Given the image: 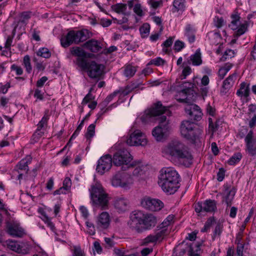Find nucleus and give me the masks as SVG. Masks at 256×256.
Returning <instances> with one entry per match:
<instances>
[{"instance_id":"nucleus-1","label":"nucleus","mask_w":256,"mask_h":256,"mask_svg":"<svg viewBox=\"0 0 256 256\" xmlns=\"http://www.w3.org/2000/svg\"><path fill=\"white\" fill-rule=\"evenodd\" d=\"M163 114H170L168 108L162 106L160 102H158L150 109L145 111L140 117L141 120L144 123L148 122L154 120L159 121V124L154 128L152 134L157 141H161L166 136L168 130L169 120L166 116H161Z\"/></svg>"},{"instance_id":"nucleus-2","label":"nucleus","mask_w":256,"mask_h":256,"mask_svg":"<svg viewBox=\"0 0 256 256\" xmlns=\"http://www.w3.org/2000/svg\"><path fill=\"white\" fill-rule=\"evenodd\" d=\"M157 222V218L154 214L136 210L130 214L128 224L130 228L140 233L152 229Z\"/></svg>"},{"instance_id":"nucleus-3","label":"nucleus","mask_w":256,"mask_h":256,"mask_svg":"<svg viewBox=\"0 0 256 256\" xmlns=\"http://www.w3.org/2000/svg\"><path fill=\"white\" fill-rule=\"evenodd\" d=\"M180 176L172 168H164L160 171L158 184L168 194H174L180 187Z\"/></svg>"},{"instance_id":"nucleus-4","label":"nucleus","mask_w":256,"mask_h":256,"mask_svg":"<svg viewBox=\"0 0 256 256\" xmlns=\"http://www.w3.org/2000/svg\"><path fill=\"white\" fill-rule=\"evenodd\" d=\"M163 154L171 160H178L186 162L184 165L190 164L192 156L188 150L186 146L178 140H174L169 142L162 150Z\"/></svg>"},{"instance_id":"nucleus-5","label":"nucleus","mask_w":256,"mask_h":256,"mask_svg":"<svg viewBox=\"0 0 256 256\" xmlns=\"http://www.w3.org/2000/svg\"><path fill=\"white\" fill-rule=\"evenodd\" d=\"M180 132L182 136L192 144L200 140L202 130L196 124L190 120H184L180 126Z\"/></svg>"},{"instance_id":"nucleus-6","label":"nucleus","mask_w":256,"mask_h":256,"mask_svg":"<svg viewBox=\"0 0 256 256\" xmlns=\"http://www.w3.org/2000/svg\"><path fill=\"white\" fill-rule=\"evenodd\" d=\"M92 36V33L86 29L68 32L64 37L62 38L60 42L62 46L66 48L72 44H78L86 41Z\"/></svg>"},{"instance_id":"nucleus-7","label":"nucleus","mask_w":256,"mask_h":256,"mask_svg":"<svg viewBox=\"0 0 256 256\" xmlns=\"http://www.w3.org/2000/svg\"><path fill=\"white\" fill-rule=\"evenodd\" d=\"M90 196L93 203L102 209H106L108 206V194L100 185L96 184L92 188Z\"/></svg>"},{"instance_id":"nucleus-8","label":"nucleus","mask_w":256,"mask_h":256,"mask_svg":"<svg viewBox=\"0 0 256 256\" xmlns=\"http://www.w3.org/2000/svg\"><path fill=\"white\" fill-rule=\"evenodd\" d=\"M86 71L88 76L96 81L102 78L104 74V66L96 63L94 61L86 62V68H80Z\"/></svg>"},{"instance_id":"nucleus-9","label":"nucleus","mask_w":256,"mask_h":256,"mask_svg":"<svg viewBox=\"0 0 256 256\" xmlns=\"http://www.w3.org/2000/svg\"><path fill=\"white\" fill-rule=\"evenodd\" d=\"M112 184L115 187L129 189L134 183L132 176L126 172H118L112 178Z\"/></svg>"},{"instance_id":"nucleus-10","label":"nucleus","mask_w":256,"mask_h":256,"mask_svg":"<svg viewBox=\"0 0 256 256\" xmlns=\"http://www.w3.org/2000/svg\"><path fill=\"white\" fill-rule=\"evenodd\" d=\"M232 21L229 24V27L232 30H236L234 34L236 36H240L244 34L248 30L249 23L248 21H244L241 24L240 22V17L237 12H234L231 15Z\"/></svg>"},{"instance_id":"nucleus-11","label":"nucleus","mask_w":256,"mask_h":256,"mask_svg":"<svg viewBox=\"0 0 256 256\" xmlns=\"http://www.w3.org/2000/svg\"><path fill=\"white\" fill-rule=\"evenodd\" d=\"M126 143L130 146H145L148 143V140L144 134L139 130H136L130 135L126 140Z\"/></svg>"},{"instance_id":"nucleus-12","label":"nucleus","mask_w":256,"mask_h":256,"mask_svg":"<svg viewBox=\"0 0 256 256\" xmlns=\"http://www.w3.org/2000/svg\"><path fill=\"white\" fill-rule=\"evenodd\" d=\"M112 160L116 166L128 165L132 160V157L128 150L123 148L117 151L114 154Z\"/></svg>"},{"instance_id":"nucleus-13","label":"nucleus","mask_w":256,"mask_h":256,"mask_svg":"<svg viewBox=\"0 0 256 256\" xmlns=\"http://www.w3.org/2000/svg\"><path fill=\"white\" fill-rule=\"evenodd\" d=\"M170 232V230L161 228L157 226L154 234H150L143 240L142 244L148 245L150 243H154L157 241H162Z\"/></svg>"},{"instance_id":"nucleus-14","label":"nucleus","mask_w":256,"mask_h":256,"mask_svg":"<svg viewBox=\"0 0 256 256\" xmlns=\"http://www.w3.org/2000/svg\"><path fill=\"white\" fill-rule=\"evenodd\" d=\"M216 202L212 200H206L195 204V210L196 212H212L217 210Z\"/></svg>"},{"instance_id":"nucleus-15","label":"nucleus","mask_w":256,"mask_h":256,"mask_svg":"<svg viewBox=\"0 0 256 256\" xmlns=\"http://www.w3.org/2000/svg\"><path fill=\"white\" fill-rule=\"evenodd\" d=\"M70 52L72 56H77V65L80 68H86L88 61L86 58L89 57L90 54H87L83 49L78 46L72 48Z\"/></svg>"},{"instance_id":"nucleus-16","label":"nucleus","mask_w":256,"mask_h":256,"mask_svg":"<svg viewBox=\"0 0 256 256\" xmlns=\"http://www.w3.org/2000/svg\"><path fill=\"white\" fill-rule=\"evenodd\" d=\"M112 158L110 154L102 156L98 162L96 168L97 172L102 175L108 171L112 166Z\"/></svg>"},{"instance_id":"nucleus-17","label":"nucleus","mask_w":256,"mask_h":256,"mask_svg":"<svg viewBox=\"0 0 256 256\" xmlns=\"http://www.w3.org/2000/svg\"><path fill=\"white\" fill-rule=\"evenodd\" d=\"M142 206L151 211H158L164 207L163 202L158 199L145 198L141 202Z\"/></svg>"},{"instance_id":"nucleus-18","label":"nucleus","mask_w":256,"mask_h":256,"mask_svg":"<svg viewBox=\"0 0 256 256\" xmlns=\"http://www.w3.org/2000/svg\"><path fill=\"white\" fill-rule=\"evenodd\" d=\"M246 151L248 155L256 156V139L254 138L253 132L250 130L245 138Z\"/></svg>"},{"instance_id":"nucleus-19","label":"nucleus","mask_w":256,"mask_h":256,"mask_svg":"<svg viewBox=\"0 0 256 256\" xmlns=\"http://www.w3.org/2000/svg\"><path fill=\"white\" fill-rule=\"evenodd\" d=\"M129 205L128 200L124 197L116 198L113 201V206L119 213H122L128 210Z\"/></svg>"},{"instance_id":"nucleus-20","label":"nucleus","mask_w":256,"mask_h":256,"mask_svg":"<svg viewBox=\"0 0 256 256\" xmlns=\"http://www.w3.org/2000/svg\"><path fill=\"white\" fill-rule=\"evenodd\" d=\"M7 232L14 237L21 238L24 234V229L16 222H8L6 225Z\"/></svg>"},{"instance_id":"nucleus-21","label":"nucleus","mask_w":256,"mask_h":256,"mask_svg":"<svg viewBox=\"0 0 256 256\" xmlns=\"http://www.w3.org/2000/svg\"><path fill=\"white\" fill-rule=\"evenodd\" d=\"M110 216L107 212H102L98 217L96 220L97 228L100 230L107 228L110 225Z\"/></svg>"},{"instance_id":"nucleus-22","label":"nucleus","mask_w":256,"mask_h":256,"mask_svg":"<svg viewBox=\"0 0 256 256\" xmlns=\"http://www.w3.org/2000/svg\"><path fill=\"white\" fill-rule=\"evenodd\" d=\"M236 78V74H233L229 76L223 82L220 92L222 94H226L229 90L233 86Z\"/></svg>"},{"instance_id":"nucleus-23","label":"nucleus","mask_w":256,"mask_h":256,"mask_svg":"<svg viewBox=\"0 0 256 256\" xmlns=\"http://www.w3.org/2000/svg\"><path fill=\"white\" fill-rule=\"evenodd\" d=\"M84 47L92 52H97L102 49L100 42L94 39L86 42L84 44Z\"/></svg>"},{"instance_id":"nucleus-24","label":"nucleus","mask_w":256,"mask_h":256,"mask_svg":"<svg viewBox=\"0 0 256 256\" xmlns=\"http://www.w3.org/2000/svg\"><path fill=\"white\" fill-rule=\"evenodd\" d=\"M250 92V84L244 82L240 84L236 95L241 98H246L249 96Z\"/></svg>"},{"instance_id":"nucleus-25","label":"nucleus","mask_w":256,"mask_h":256,"mask_svg":"<svg viewBox=\"0 0 256 256\" xmlns=\"http://www.w3.org/2000/svg\"><path fill=\"white\" fill-rule=\"evenodd\" d=\"M128 168H134V169L132 172L133 175L138 176L142 175L144 174L146 169V166L142 164L140 162H132L130 164Z\"/></svg>"},{"instance_id":"nucleus-26","label":"nucleus","mask_w":256,"mask_h":256,"mask_svg":"<svg viewBox=\"0 0 256 256\" xmlns=\"http://www.w3.org/2000/svg\"><path fill=\"white\" fill-rule=\"evenodd\" d=\"M226 195L223 197L222 202H225L227 206H230L232 204V202L234 198L236 192V189L234 187L231 188L226 189Z\"/></svg>"},{"instance_id":"nucleus-27","label":"nucleus","mask_w":256,"mask_h":256,"mask_svg":"<svg viewBox=\"0 0 256 256\" xmlns=\"http://www.w3.org/2000/svg\"><path fill=\"white\" fill-rule=\"evenodd\" d=\"M200 244L198 243L190 244L188 250V256H200Z\"/></svg>"},{"instance_id":"nucleus-28","label":"nucleus","mask_w":256,"mask_h":256,"mask_svg":"<svg viewBox=\"0 0 256 256\" xmlns=\"http://www.w3.org/2000/svg\"><path fill=\"white\" fill-rule=\"evenodd\" d=\"M128 5L130 8L134 7V12L139 16L142 15V10L140 4L138 3V0H130L128 2Z\"/></svg>"},{"instance_id":"nucleus-29","label":"nucleus","mask_w":256,"mask_h":256,"mask_svg":"<svg viewBox=\"0 0 256 256\" xmlns=\"http://www.w3.org/2000/svg\"><path fill=\"white\" fill-rule=\"evenodd\" d=\"M195 32L196 30L192 26L186 25L185 28V35L187 36L190 43H192L195 41Z\"/></svg>"},{"instance_id":"nucleus-30","label":"nucleus","mask_w":256,"mask_h":256,"mask_svg":"<svg viewBox=\"0 0 256 256\" xmlns=\"http://www.w3.org/2000/svg\"><path fill=\"white\" fill-rule=\"evenodd\" d=\"M190 59L192 65L196 66L200 65L202 64V60L200 50H196L194 54L190 56Z\"/></svg>"},{"instance_id":"nucleus-31","label":"nucleus","mask_w":256,"mask_h":256,"mask_svg":"<svg viewBox=\"0 0 256 256\" xmlns=\"http://www.w3.org/2000/svg\"><path fill=\"white\" fill-rule=\"evenodd\" d=\"M174 216L173 215H169L158 226L161 228L170 230V226L174 223Z\"/></svg>"},{"instance_id":"nucleus-32","label":"nucleus","mask_w":256,"mask_h":256,"mask_svg":"<svg viewBox=\"0 0 256 256\" xmlns=\"http://www.w3.org/2000/svg\"><path fill=\"white\" fill-rule=\"evenodd\" d=\"M207 36L210 41V42L215 45L218 44L220 42L222 38L221 36L218 32H208Z\"/></svg>"},{"instance_id":"nucleus-33","label":"nucleus","mask_w":256,"mask_h":256,"mask_svg":"<svg viewBox=\"0 0 256 256\" xmlns=\"http://www.w3.org/2000/svg\"><path fill=\"white\" fill-rule=\"evenodd\" d=\"M136 72V67L132 64H128L124 67V74L128 78L133 76Z\"/></svg>"},{"instance_id":"nucleus-34","label":"nucleus","mask_w":256,"mask_h":256,"mask_svg":"<svg viewBox=\"0 0 256 256\" xmlns=\"http://www.w3.org/2000/svg\"><path fill=\"white\" fill-rule=\"evenodd\" d=\"M186 0H174L173 6L174 12H183L186 8Z\"/></svg>"},{"instance_id":"nucleus-35","label":"nucleus","mask_w":256,"mask_h":256,"mask_svg":"<svg viewBox=\"0 0 256 256\" xmlns=\"http://www.w3.org/2000/svg\"><path fill=\"white\" fill-rule=\"evenodd\" d=\"M30 14L31 12H24L16 16V20H18V22L25 24L30 18Z\"/></svg>"},{"instance_id":"nucleus-36","label":"nucleus","mask_w":256,"mask_h":256,"mask_svg":"<svg viewBox=\"0 0 256 256\" xmlns=\"http://www.w3.org/2000/svg\"><path fill=\"white\" fill-rule=\"evenodd\" d=\"M39 212L42 216L41 218L42 220L52 230H54V225L51 221V218L46 214V212L43 210H40Z\"/></svg>"},{"instance_id":"nucleus-37","label":"nucleus","mask_w":256,"mask_h":256,"mask_svg":"<svg viewBox=\"0 0 256 256\" xmlns=\"http://www.w3.org/2000/svg\"><path fill=\"white\" fill-rule=\"evenodd\" d=\"M232 65L230 64H226L224 66L220 68L218 76L220 80L224 78L228 72L231 69Z\"/></svg>"},{"instance_id":"nucleus-38","label":"nucleus","mask_w":256,"mask_h":256,"mask_svg":"<svg viewBox=\"0 0 256 256\" xmlns=\"http://www.w3.org/2000/svg\"><path fill=\"white\" fill-rule=\"evenodd\" d=\"M22 64L26 68V72L30 74L32 70V66L30 64V57L28 55H26L24 57Z\"/></svg>"},{"instance_id":"nucleus-39","label":"nucleus","mask_w":256,"mask_h":256,"mask_svg":"<svg viewBox=\"0 0 256 256\" xmlns=\"http://www.w3.org/2000/svg\"><path fill=\"white\" fill-rule=\"evenodd\" d=\"M150 26L148 23L144 24L140 28V32L142 38L147 37L150 34Z\"/></svg>"},{"instance_id":"nucleus-40","label":"nucleus","mask_w":256,"mask_h":256,"mask_svg":"<svg viewBox=\"0 0 256 256\" xmlns=\"http://www.w3.org/2000/svg\"><path fill=\"white\" fill-rule=\"evenodd\" d=\"M127 4H117L113 6L114 10L117 13L126 14Z\"/></svg>"},{"instance_id":"nucleus-41","label":"nucleus","mask_w":256,"mask_h":256,"mask_svg":"<svg viewBox=\"0 0 256 256\" xmlns=\"http://www.w3.org/2000/svg\"><path fill=\"white\" fill-rule=\"evenodd\" d=\"M95 127L96 126L94 124H90L87 128L86 133L85 136L88 140H90L95 134Z\"/></svg>"},{"instance_id":"nucleus-42","label":"nucleus","mask_w":256,"mask_h":256,"mask_svg":"<svg viewBox=\"0 0 256 256\" xmlns=\"http://www.w3.org/2000/svg\"><path fill=\"white\" fill-rule=\"evenodd\" d=\"M36 54L38 56L48 58L51 56V53L48 48H42L38 50Z\"/></svg>"},{"instance_id":"nucleus-43","label":"nucleus","mask_w":256,"mask_h":256,"mask_svg":"<svg viewBox=\"0 0 256 256\" xmlns=\"http://www.w3.org/2000/svg\"><path fill=\"white\" fill-rule=\"evenodd\" d=\"M119 94V91H114V92L108 95L106 99L100 104L101 106L106 107L112 100Z\"/></svg>"},{"instance_id":"nucleus-44","label":"nucleus","mask_w":256,"mask_h":256,"mask_svg":"<svg viewBox=\"0 0 256 256\" xmlns=\"http://www.w3.org/2000/svg\"><path fill=\"white\" fill-rule=\"evenodd\" d=\"M8 248L13 251H14L18 253L22 252V248H20V244L15 242H10L8 244Z\"/></svg>"},{"instance_id":"nucleus-45","label":"nucleus","mask_w":256,"mask_h":256,"mask_svg":"<svg viewBox=\"0 0 256 256\" xmlns=\"http://www.w3.org/2000/svg\"><path fill=\"white\" fill-rule=\"evenodd\" d=\"M242 156L240 152L234 154L228 160V164L230 165H234L238 162L242 158Z\"/></svg>"},{"instance_id":"nucleus-46","label":"nucleus","mask_w":256,"mask_h":256,"mask_svg":"<svg viewBox=\"0 0 256 256\" xmlns=\"http://www.w3.org/2000/svg\"><path fill=\"white\" fill-rule=\"evenodd\" d=\"M234 56V52L233 50L230 49L226 50L223 54L222 56L220 58V60L225 61L227 59L230 58Z\"/></svg>"},{"instance_id":"nucleus-47","label":"nucleus","mask_w":256,"mask_h":256,"mask_svg":"<svg viewBox=\"0 0 256 256\" xmlns=\"http://www.w3.org/2000/svg\"><path fill=\"white\" fill-rule=\"evenodd\" d=\"M174 39V37H170L168 39L164 42L162 44L164 52H168V48H170L172 46Z\"/></svg>"},{"instance_id":"nucleus-48","label":"nucleus","mask_w":256,"mask_h":256,"mask_svg":"<svg viewBox=\"0 0 256 256\" xmlns=\"http://www.w3.org/2000/svg\"><path fill=\"white\" fill-rule=\"evenodd\" d=\"M48 110H47L45 112V114L44 116L42 118L41 120L38 122V128H42L44 127V125H46L48 122V120L49 118V116L48 114Z\"/></svg>"},{"instance_id":"nucleus-49","label":"nucleus","mask_w":256,"mask_h":256,"mask_svg":"<svg viewBox=\"0 0 256 256\" xmlns=\"http://www.w3.org/2000/svg\"><path fill=\"white\" fill-rule=\"evenodd\" d=\"M214 222V218H209L206 222L204 228H202L201 232H206Z\"/></svg>"},{"instance_id":"nucleus-50","label":"nucleus","mask_w":256,"mask_h":256,"mask_svg":"<svg viewBox=\"0 0 256 256\" xmlns=\"http://www.w3.org/2000/svg\"><path fill=\"white\" fill-rule=\"evenodd\" d=\"M164 63V60L160 57H157L156 58L152 60L148 64H154L156 66L163 65Z\"/></svg>"},{"instance_id":"nucleus-51","label":"nucleus","mask_w":256,"mask_h":256,"mask_svg":"<svg viewBox=\"0 0 256 256\" xmlns=\"http://www.w3.org/2000/svg\"><path fill=\"white\" fill-rule=\"evenodd\" d=\"M185 46L184 43L180 40H176L174 42V48L176 52L180 51Z\"/></svg>"},{"instance_id":"nucleus-52","label":"nucleus","mask_w":256,"mask_h":256,"mask_svg":"<svg viewBox=\"0 0 256 256\" xmlns=\"http://www.w3.org/2000/svg\"><path fill=\"white\" fill-rule=\"evenodd\" d=\"M186 110L188 111L189 114H194V113L198 110L201 111L200 107L196 104H192L189 106V109L186 108Z\"/></svg>"},{"instance_id":"nucleus-53","label":"nucleus","mask_w":256,"mask_h":256,"mask_svg":"<svg viewBox=\"0 0 256 256\" xmlns=\"http://www.w3.org/2000/svg\"><path fill=\"white\" fill-rule=\"evenodd\" d=\"M12 70H14L16 72V74L18 76H20L23 74V70L22 68L16 64H12L10 67Z\"/></svg>"},{"instance_id":"nucleus-54","label":"nucleus","mask_w":256,"mask_h":256,"mask_svg":"<svg viewBox=\"0 0 256 256\" xmlns=\"http://www.w3.org/2000/svg\"><path fill=\"white\" fill-rule=\"evenodd\" d=\"M84 119L81 122L80 124L77 127L76 130L74 131V134L71 136V139H74L79 134L82 128V127L84 125Z\"/></svg>"},{"instance_id":"nucleus-55","label":"nucleus","mask_w":256,"mask_h":256,"mask_svg":"<svg viewBox=\"0 0 256 256\" xmlns=\"http://www.w3.org/2000/svg\"><path fill=\"white\" fill-rule=\"evenodd\" d=\"M71 185L72 182L70 179L68 178H66L63 182L62 188L66 191L70 188L71 187Z\"/></svg>"},{"instance_id":"nucleus-56","label":"nucleus","mask_w":256,"mask_h":256,"mask_svg":"<svg viewBox=\"0 0 256 256\" xmlns=\"http://www.w3.org/2000/svg\"><path fill=\"white\" fill-rule=\"evenodd\" d=\"M214 25L218 28L222 26L224 23V20L222 18L216 16L214 18Z\"/></svg>"},{"instance_id":"nucleus-57","label":"nucleus","mask_w":256,"mask_h":256,"mask_svg":"<svg viewBox=\"0 0 256 256\" xmlns=\"http://www.w3.org/2000/svg\"><path fill=\"white\" fill-rule=\"evenodd\" d=\"M94 96H93L92 94H90V92H88V94L84 98L82 102V104H86L89 102L90 100H94Z\"/></svg>"},{"instance_id":"nucleus-58","label":"nucleus","mask_w":256,"mask_h":256,"mask_svg":"<svg viewBox=\"0 0 256 256\" xmlns=\"http://www.w3.org/2000/svg\"><path fill=\"white\" fill-rule=\"evenodd\" d=\"M86 223L88 230V232L89 234L90 235H94L95 234V228L94 224L89 222H86Z\"/></svg>"},{"instance_id":"nucleus-59","label":"nucleus","mask_w":256,"mask_h":256,"mask_svg":"<svg viewBox=\"0 0 256 256\" xmlns=\"http://www.w3.org/2000/svg\"><path fill=\"white\" fill-rule=\"evenodd\" d=\"M184 87L186 88L182 90V92L184 94H186L189 90L193 87V84L189 82H185L184 83Z\"/></svg>"},{"instance_id":"nucleus-60","label":"nucleus","mask_w":256,"mask_h":256,"mask_svg":"<svg viewBox=\"0 0 256 256\" xmlns=\"http://www.w3.org/2000/svg\"><path fill=\"white\" fill-rule=\"evenodd\" d=\"M225 176V171L223 168H220L217 173V180L219 182H222Z\"/></svg>"},{"instance_id":"nucleus-61","label":"nucleus","mask_w":256,"mask_h":256,"mask_svg":"<svg viewBox=\"0 0 256 256\" xmlns=\"http://www.w3.org/2000/svg\"><path fill=\"white\" fill-rule=\"evenodd\" d=\"M73 256H85V254L80 247H75Z\"/></svg>"},{"instance_id":"nucleus-62","label":"nucleus","mask_w":256,"mask_h":256,"mask_svg":"<svg viewBox=\"0 0 256 256\" xmlns=\"http://www.w3.org/2000/svg\"><path fill=\"white\" fill-rule=\"evenodd\" d=\"M192 70L190 67L186 66L182 70V75L183 78L182 79H184L191 73Z\"/></svg>"},{"instance_id":"nucleus-63","label":"nucleus","mask_w":256,"mask_h":256,"mask_svg":"<svg viewBox=\"0 0 256 256\" xmlns=\"http://www.w3.org/2000/svg\"><path fill=\"white\" fill-rule=\"evenodd\" d=\"M18 166V169H20V170H26V172L28 170V166L25 163L24 160H22L20 162Z\"/></svg>"},{"instance_id":"nucleus-64","label":"nucleus","mask_w":256,"mask_h":256,"mask_svg":"<svg viewBox=\"0 0 256 256\" xmlns=\"http://www.w3.org/2000/svg\"><path fill=\"white\" fill-rule=\"evenodd\" d=\"M12 38L11 36H8L6 38V40L5 42L4 48L6 49H9L10 50V46L12 42Z\"/></svg>"}]
</instances>
